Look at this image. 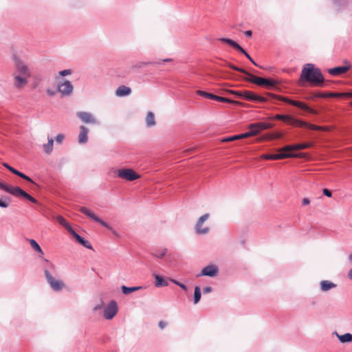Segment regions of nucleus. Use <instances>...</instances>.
Instances as JSON below:
<instances>
[{
	"label": "nucleus",
	"instance_id": "f257e3e1",
	"mask_svg": "<svg viewBox=\"0 0 352 352\" xmlns=\"http://www.w3.org/2000/svg\"><path fill=\"white\" fill-rule=\"evenodd\" d=\"M14 72L12 74L14 85L16 89H23L28 83V78L31 77L32 72L28 64L19 56H12Z\"/></svg>",
	"mask_w": 352,
	"mask_h": 352
},
{
	"label": "nucleus",
	"instance_id": "f03ea898",
	"mask_svg": "<svg viewBox=\"0 0 352 352\" xmlns=\"http://www.w3.org/2000/svg\"><path fill=\"white\" fill-rule=\"evenodd\" d=\"M300 79L315 85H322L324 82V77L320 70L311 63H307L303 66Z\"/></svg>",
	"mask_w": 352,
	"mask_h": 352
},
{
	"label": "nucleus",
	"instance_id": "7ed1b4c3",
	"mask_svg": "<svg viewBox=\"0 0 352 352\" xmlns=\"http://www.w3.org/2000/svg\"><path fill=\"white\" fill-rule=\"evenodd\" d=\"M44 273L45 278L50 285L51 288L54 291H60L63 287V282L60 280L55 279L51 274V272L54 270V265L47 259H44Z\"/></svg>",
	"mask_w": 352,
	"mask_h": 352
},
{
	"label": "nucleus",
	"instance_id": "20e7f679",
	"mask_svg": "<svg viewBox=\"0 0 352 352\" xmlns=\"http://www.w3.org/2000/svg\"><path fill=\"white\" fill-rule=\"evenodd\" d=\"M0 188L15 197L21 196L32 203H36L37 201L32 196L25 192L18 186L7 185L0 182Z\"/></svg>",
	"mask_w": 352,
	"mask_h": 352
},
{
	"label": "nucleus",
	"instance_id": "39448f33",
	"mask_svg": "<svg viewBox=\"0 0 352 352\" xmlns=\"http://www.w3.org/2000/svg\"><path fill=\"white\" fill-rule=\"evenodd\" d=\"M209 217L210 214L206 213L197 219L195 226L196 234L204 235L207 234L210 232V227L206 223Z\"/></svg>",
	"mask_w": 352,
	"mask_h": 352
},
{
	"label": "nucleus",
	"instance_id": "423d86ee",
	"mask_svg": "<svg viewBox=\"0 0 352 352\" xmlns=\"http://www.w3.org/2000/svg\"><path fill=\"white\" fill-rule=\"evenodd\" d=\"M79 211L86 215L89 219L100 223L102 226L107 228L109 230H112V227L107 222L103 221L102 219L98 217L93 212L86 207H80Z\"/></svg>",
	"mask_w": 352,
	"mask_h": 352
},
{
	"label": "nucleus",
	"instance_id": "0eeeda50",
	"mask_svg": "<svg viewBox=\"0 0 352 352\" xmlns=\"http://www.w3.org/2000/svg\"><path fill=\"white\" fill-rule=\"evenodd\" d=\"M248 81L254 83L257 85L265 86L267 87H272L276 85V81L273 79H267L261 77H257L250 74H249Z\"/></svg>",
	"mask_w": 352,
	"mask_h": 352
},
{
	"label": "nucleus",
	"instance_id": "6e6552de",
	"mask_svg": "<svg viewBox=\"0 0 352 352\" xmlns=\"http://www.w3.org/2000/svg\"><path fill=\"white\" fill-rule=\"evenodd\" d=\"M117 175L119 177L127 180V181H134L138 178H140V175L137 174L131 168H120L117 171Z\"/></svg>",
	"mask_w": 352,
	"mask_h": 352
},
{
	"label": "nucleus",
	"instance_id": "1a4fd4ad",
	"mask_svg": "<svg viewBox=\"0 0 352 352\" xmlns=\"http://www.w3.org/2000/svg\"><path fill=\"white\" fill-rule=\"evenodd\" d=\"M118 304L116 300H113L109 302L104 309V317L107 320H111L118 313Z\"/></svg>",
	"mask_w": 352,
	"mask_h": 352
},
{
	"label": "nucleus",
	"instance_id": "9d476101",
	"mask_svg": "<svg viewBox=\"0 0 352 352\" xmlns=\"http://www.w3.org/2000/svg\"><path fill=\"white\" fill-rule=\"evenodd\" d=\"M74 90V87L72 82L69 80H65L63 82H60L58 84L57 91L63 96H70Z\"/></svg>",
	"mask_w": 352,
	"mask_h": 352
},
{
	"label": "nucleus",
	"instance_id": "9b49d317",
	"mask_svg": "<svg viewBox=\"0 0 352 352\" xmlns=\"http://www.w3.org/2000/svg\"><path fill=\"white\" fill-rule=\"evenodd\" d=\"M278 151L280 153L277 154H263L261 156V158L265 160H276L296 157V155L292 153H286L285 151H280V148Z\"/></svg>",
	"mask_w": 352,
	"mask_h": 352
},
{
	"label": "nucleus",
	"instance_id": "f8f14e48",
	"mask_svg": "<svg viewBox=\"0 0 352 352\" xmlns=\"http://www.w3.org/2000/svg\"><path fill=\"white\" fill-rule=\"evenodd\" d=\"M279 99L283 102H285L289 104L296 106L302 110L309 111L310 113H314V111L313 109H311L310 107H309L305 103H303L302 102L293 100H291V99H289L288 98H285V97H280Z\"/></svg>",
	"mask_w": 352,
	"mask_h": 352
},
{
	"label": "nucleus",
	"instance_id": "ddd939ff",
	"mask_svg": "<svg viewBox=\"0 0 352 352\" xmlns=\"http://www.w3.org/2000/svg\"><path fill=\"white\" fill-rule=\"evenodd\" d=\"M77 116L84 123L93 124L98 123L97 120L91 113L86 111H79L77 113Z\"/></svg>",
	"mask_w": 352,
	"mask_h": 352
},
{
	"label": "nucleus",
	"instance_id": "4468645a",
	"mask_svg": "<svg viewBox=\"0 0 352 352\" xmlns=\"http://www.w3.org/2000/svg\"><path fill=\"white\" fill-rule=\"evenodd\" d=\"M243 99H245L249 101H254V102H264L266 101V98L256 95L252 91L244 90L243 92Z\"/></svg>",
	"mask_w": 352,
	"mask_h": 352
},
{
	"label": "nucleus",
	"instance_id": "2eb2a0df",
	"mask_svg": "<svg viewBox=\"0 0 352 352\" xmlns=\"http://www.w3.org/2000/svg\"><path fill=\"white\" fill-rule=\"evenodd\" d=\"M218 267L216 265H209L201 270V274L199 276L214 277L218 274Z\"/></svg>",
	"mask_w": 352,
	"mask_h": 352
},
{
	"label": "nucleus",
	"instance_id": "dca6fc26",
	"mask_svg": "<svg viewBox=\"0 0 352 352\" xmlns=\"http://www.w3.org/2000/svg\"><path fill=\"white\" fill-rule=\"evenodd\" d=\"M197 94H199V96H203V97H205V98H210V99H212V100H217V101H219V102H234V101L228 99V98H224V97H221V96H216V95H214L212 94H210V93H207L206 91H201V90H199L197 91Z\"/></svg>",
	"mask_w": 352,
	"mask_h": 352
},
{
	"label": "nucleus",
	"instance_id": "f3484780",
	"mask_svg": "<svg viewBox=\"0 0 352 352\" xmlns=\"http://www.w3.org/2000/svg\"><path fill=\"white\" fill-rule=\"evenodd\" d=\"M311 146V143H302L294 145H287L280 148V151H285L286 153H292V151L305 149L309 148Z\"/></svg>",
	"mask_w": 352,
	"mask_h": 352
},
{
	"label": "nucleus",
	"instance_id": "a211bd4d",
	"mask_svg": "<svg viewBox=\"0 0 352 352\" xmlns=\"http://www.w3.org/2000/svg\"><path fill=\"white\" fill-rule=\"evenodd\" d=\"M272 127V124L269 122H256L249 125V129H253L254 131H256V135L263 130L271 129Z\"/></svg>",
	"mask_w": 352,
	"mask_h": 352
},
{
	"label": "nucleus",
	"instance_id": "6ab92c4d",
	"mask_svg": "<svg viewBox=\"0 0 352 352\" xmlns=\"http://www.w3.org/2000/svg\"><path fill=\"white\" fill-rule=\"evenodd\" d=\"M351 67V66L349 64L345 66L336 67L328 69V73L331 76H338L348 72Z\"/></svg>",
	"mask_w": 352,
	"mask_h": 352
},
{
	"label": "nucleus",
	"instance_id": "aec40b11",
	"mask_svg": "<svg viewBox=\"0 0 352 352\" xmlns=\"http://www.w3.org/2000/svg\"><path fill=\"white\" fill-rule=\"evenodd\" d=\"M220 41L228 43V45H231L234 49L239 50L241 53H243L246 57H249V54L245 51V50L239 45L236 42L234 41L227 38H221L219 39Z\"/></svg>",
	"mask_w": 352,
	"mask_h": 352
},
{
	"label": "nucleus",
	"instance_id": "412c9836",
	"mask_svg": "<svg viewBox=\"0 0 352 352\" xmlns=\"http://www.w3.org/2000/svg\"><path fill=\"white\" fill-rule=\"evenodd\" d=\"M220 41L228 43V45H231L234 49L239 50L241 53H243L246 57H249V54L245 51V50L239 45L236 42L234 41L227 38H221L219 39Z\"/></svg>",
	"mask_w": 352,
	"mask_h": 352
},
{
	"label": "nucleus",
	"instance_id": "4be33fe9",
	"mask_svg": "<svg viewBox=\"0 0 352 352\" xmlns=\"http://www.w3.org/2000/svg\"><path fill=\"white\" fill-rule=\"evenodd\" d=\"M220 41L228 43V45H231L234 49L239 50L241 53H243L246 57H249V54L245 51V50L239 45L236 42L234 41L227 38H221L219 39Z\"/></svg>",
	"mask_w": 352,
	"mask_h": 352
},
{
	"label": "nucleus",
	"instance_id": "5701e85b",
	"mask_svg": "<svg viewBox=\"0 0 352 352\" xmlns=\"http://www.w3.org/2000/svg\"><path fill=\"white\" fill-rule=\"evenodd\" d=\"M88 133H89V129L84 126H81L80 127V133H79V135H78V142L80 144H85L87 142V135H88Z\"/></svg>",
	"mask_w": 352,
	"mask_h": 352
},
{
	"label": "nucleus",
	"instance_id": "b1692460",
	"mask_svg": "<svg viewBox=\"0 0 352 352\" xmlns=\"http://www.w3.org/2000/svg\"><path fill=\"white\" fill-rule=\"evenodd\" d=\"M131 92V89L129 87L121 85L116 89V94L118 96L123 97L129 95Z\"/></svg>",
	"mask_w": 352,
	"mask_h": 352
},
{
	"label": "nucleus",
	"instance_id": "393cba45",
	"mask_svg": "<svg viewBox=\"0 0 352 352\" xmlns=\"http://www.w3.org/2000/svg\"><path fill=\"white\" fill-rule=\"evenodd\" d=\"M287 122L292 126H298L300 127H304L307 125V122L299 120L291 116H289Z\"/></svg>",
	"mask_w": 352,
	"mask_h": 352
},
{
	"label": "nucleus",
	"instance_id": "a878e982",
	"mask_svg": "<svg viewBox=\"0 0 352 352\" xmlns=\"http://www.w3.org/2000/svg\"><path fill=\"white\" fill-rule=\"evenodd\" d=\"M336 287V285L329 281V280H322L320 282V288L322 292L329 291L331 289H333Z\"/></svg>",
	"mask_w": 352,
	"mask_h": 352
},
{
	"label": "nucleus",
	"instance_id": "bb28decb",
	"mask_svg": "<svg viewBox=\"0 0 352 352\" xmlns=\"http://www.w3.org/2000/svg\"><path fill=\"white\" fill-rule=\"evenodd\" d=\"M146 124L148 127H151L155 125L156 122L155 120V116L153 112L149 111L147 113L146 117Z\"/></svg>",
	"mask_w": 352,
	"mask_h": 352
},
{
	"label": "nucleus",
	"instance_id": "cd10ccee",
	"mask_svg": "<svg viewBox=\"0 0 352 352\" xmlns=\"http://www.w3.org/2000/svg\"><path fill=\"white\" fill-rule=\"evenodd\" d=\"M142 287H140V286H138V287H126L125 285H122L121 289H122V292L125 295H128L133 292H136V291H138L140 289H141Z\"/></svg>",
	"mask_w": 352,
	"mask_h": 352
},
{
	"label": "nucleus",
	"instance_id": "c85d7f7f",
	"mask_svg": "<svg viewBox=\"0 0 352 352\" xmlns=\"http://www.w3.org/2000/svg\"><path fill=\"white\" fill-rule=\"evenodd\" d=\"M335 333L337 335L339 340L342 343L352 342V334H351L349 333H345L344 335H341V336L338 335L336 332H335Z\"/></svg>",
	"mask_w": 352,
	"mask_h": 352
},
{
	"label": "nucleus",
	"instance_id": "c756f323",
	"mask_svg": "<svg viewBox=\"0 0 352 352\" xmlns=\"http://www.w3.org/2000/svg\"><path fill=\"white\" fill-rule=\"evenodd\" d=\"M28 241L31 245V247L36 252H38L41 256L43 255V252L42 249L41 248L38 243L34 240V239H28Z\"/></svg>",
	"mask_w": 352,
	"mask_h": 352
},
{
	"label": "nucleus",
	"instance_id": "7c9ffc66",
	"mask_svg": "<svg viewBox=\"0 0 352 352\" xmlns=\"http://www.w3.org/2000/svg\"><path fill=\"white\" fill-rule=\"evenodd\" d=\"M155 287H164L168 285L167 281L164 280V278L159 275L155 276Z\"/></svg>",
	"mask_w": 352,
	"mask_h": 352
},
{
	"label": "nucleus",
	"instance_id": "2f4dec72",
	"mask_svg": "<svg viewBox=\"0 0 352 352\" xmlns=\"http://www.w3.org/2000/svg\"><path fill=\"white\" fill-rule=\"evenodd\" d=\"M53 143V139L48 138V142L47 144H43V148L46 153L50 154L52 151Z\"/></svg>",
	"mask_w": 352,
	"mask_h": 352
},
{
	"label": "nucleus",
	"instance_id": "473e14b6",
	"mask_svg": "<svg viewBox=\"0 0 352 352\" xmlns=\"http://www.w3.org/2000/svg\"><path fill=\"white\" fill-rule=\"evenodd\" d=\"M167 251L166 248L157 250L153 252V255L157 258H162L166 254Z\"/></svg>",
	"mask_w": 352,
	"mask_h": 352
},
{
	"label": "nucleus",
	"instance_id": "72a5a7b5",
	"mask_svg": "<svg viewBox=\"0 0 352 352\" xmlns=\"http://www.w3.org/2000/svg\"><path fill=\"white\" fill-rule=\"evenodd\" d=\"M57 221L58 222L62 225L63 227L65 228V229H67V230L68 231L69 229H71V226L70 225L67 223V221L65 220V218H63L62 216L60 215H58L57 217Z\"/></svg>",
	"mask_w": 352,
	"mask_h": 352
},
{
	"label": "nucleus",
	"instance_id": "f704fd0d",
	"mask_svg": "<svg viewBox=\"0 0 352 352\" xmlns=\"http://www.w3.org/2000/svg\"><path fill=\"white\" fill-rule=\"evenodd\" d=\"M201 289L198 286H196L195 288V292H194V303L197 304L199 302L201 299Z\"/></svg>",
	"mask_w": 352,
	"mask_h": 352
},
{
	"label": "nucleus",
	"instance_id": "c9c22d12",
	"mask_svg": "<svg viewBox=\"0 0 352 352\" xmlns=\"http://www.w3.org/2000/svg\"><path fill=\"white\" fill-rule=\"evenodd\" d=\"M10 202V199L6 197L4 199H0V207L6 208L8 207Z\"/></svg>",
	"mask_w": 352,
	"mask_h": 352
},
{
	"label": "nucleus",
	"instance_id": "e433bc0d",
	"mask_svg": "<svg viewBox=\"0 0 352 352\" xmlns=\"http://www.w3.org/2000/svg\"><path fill=\"white\" fill-rule=\"evenodd\" d=\"M78 242L87 249H89V250L93 249L91 244L88 241H87L84 238H82V236H81L80 241H78Z\"/></svg>",
	"mask_w": 352,
	"mask_h": 352
},
{
	"label": "nucleus",
	"instance_id": "4c0bfd02",
	"mask_svg": "<svg viewBox=\"0 0 352 352\" xmlns=\"http://www.w3.org/2000/svg\"><path fill=\"white\" fill-rule=\"evenodd\" d=\"M305 127H307L309 129L316 130V131H324V130H326L325 127L320 126H317V125H314V124H309V123H307V125H305Z\"/></svg>",
	"mask_w": 352,
	"mask_h": 352
},
{
	"label": "nucleus",
	"instance_id": "58836bf2",
	"mask_svg": "<svg viewBox=\"0 0 352 352\" xmlns=\"http://www.w3.org/2000/svg\"><path fill=\"white\" fill-rule=\"evenodd\" d=\"M240 138H247L256 135V131H254L253 129H250V131L239 134Z\"/></svg>",
	"mask_w": 352,
	"mask_h": 352
},
{
	"label": "nucleus",
	"instance_id": "ea45409f",
	"mask_svg": "<svg viewBox=\"0 0 352 352\" xmlns=\"http://www.w3.org/2000/svg\"><path fill=\"white\" fill-rule=\"evenodd\" d=\"M228 66L230 68H231V69H234V70H235V71L240 72H241V73H243V74H248V75L249 76V73H248V72H246L245 69H243L239 68V67H236V66H235V65H232V64H228Z\"/></svg>",
	"mask_w": 352,
	"mask_h": 352
},
{
	"label": "nucleus",
	"instance_id": "a19ab883",
	"mask_svg": "<svg viewBox=\"0 0 352 352\" xmlns=\"http://www.w3.org/2000/svg\"><path fill=\"white\" fill-rule=\"evenodd\" d=\"M273 118L276 120H280L287 122V119L289 118V115L276 114Z\"/></svg>",
	"mask_w": 352,
	"mask_h": 352
},
{
	"label": "nucleus",
	"instance_id": "79ce46f5",
	"mask_svg": "<svg viewBox=\"0 0 352 352\" xmlns=\"http://www.w3.org/2000/svg\"><path fill=\"white\" fill-rule=\"evenodd\" d=\"M240 135H236L233 136H230L226 138H224L222 140V142H230V141H234L236 140H240Z\"/></svg>",
	"mask_w": 352,
	"mask_h": 352
},
{
	"label": "nucleus",
	"instance_id": "37998d69",
	"mask_svg": "<svg viewBox=\"0 0 352 352\" xmlns=\"http://www.w3.org/2000/svg\"><path fill=\"white\" fill-rule=\"evenodd\" d=\"M327 97H344V93H327Z\"/></svg>",
	"mask_w": 352,
	"mask_h": 352
},
{
	"label": "nucleus",
	"instance_id": "c03bdc74",
	"mask_svg": "<svg viewBox=\"0 0 352 352\" xmlns=\"http://www.w3.org/2000/svg\"><path fill=\"white\" fill-rule=\"evenodd\" d=\"M170 281H172L173 283H174L175 285H178L179 287H180L182 289H184V291H187L188 288L187 287L183 284V283H179V281L176 280H174V279H170Z\"/></svg>",
	"mask_w": 352,
	"mask_h": 352
},
{
	"label": "nucleus",
	"instance_id": "a18cd8bd",
	"mask_svg": "<svg viewBox=\"0 0 352 352\" xmlns=\"http://www.w3.org/2000/svg\"><path fill=\"white\" fill-rule=\"evenodd\" d=\"M283 137V133L277 132V133L272 134L270 138V139H278V138H282Z\"/></svg>",
	"mask_w": 352,
	"mask_h": 352
},
{
	"label": "nucleus",
	"instance_id": "49530a36",
	"mask_svg": "<svg viewBox=\"0 0 352 352\" xmlns=\"http://www.w3.org/2000/svg\"><path fill=\"white\" fill-rule=\"evenodd\" d=\"M69 232H70L74 237L75 239H76L77 241H80L81 236L77 234L74 230L72 228H71V229H69L68 230Z\"/></svg>",
	"mask_w": 352,
	"mask_h": 352
},
{
	"label": "nucleus",
	"instance_id": "de8ad7c7",
	"mask_svg": "<svg viewBox=\"0 0 352 352\" xmlns=\"http://www.w3.org/2000/svg\"><path fill=\"white\" fill-rule=\"evenodd\" d=\"M327 94L318 92V93L314 94L313 96H311V98H327Z\"/></svg>",
	"mask_w": 352,
	"mask_h": 352
},
{
	"label": "nucleus",
	"instance_id": "09e8293b",
	"mask_svg": "<svg viewBox=\"0 0 352 352\" xmlns=\"http://www.w3.org/2000/svg\"><path fill=\"white\" fill-rule=\"evenodd\" d=\"M72 73V71L71 69H64L60 72H59V75L61 76H65L67 75H70Z\"/></svg>",
	"mask_w": 352,
	"mask_h": 352
},
{
	"label": "nucleus",
	"instance_id": "8fccbe9b",
	"mask_svg": "<svg viewBox=\"0 0 352 352\" xmlns=\"http://www.w3.org/2000/svg\"><path fill=\"white\" fill-rule=\"evenodd\" d=\"M243 92L244 91H230V93L236 95V96L243 98Z\"/></svg>",
	"mask_w": 352,
	"mask_h": 352
},
{
	"label": "nucleus",
	"instance_id": "3c124183",
	"mask_svg": "<svg viewBox=\"0 0 352 352\" xmlns=\"http://www.w3.org/2000/svg\"><path fill=\"white\" fill-rule=\"evenodd\" d=\"M64 139V136L63 134H58L56 137V141L57 143L58 144H61L63 140Z\"/></svg>",
	"mask_w": 352,
	"mask_h": 352
},
{
	"label": "nucleus",
	"instance_id": "603ef678",
	"mask_svg": "<svg viewBox=\"0 0 352 352\" xmlns=\"http://www.w3.org/2000/svg\"><path fill=\"white\" fill-rule=\"evenodd\" d=\"M3 166L6 167L8 170H9L12 173H15V170H16V169L14 168L13 167L10 166L7 163H3Z\"/></svg>",
	"mask_w": 352,
	"mask_h": 352
},
{
	"label": "nucleus",
	"instance_id": "864d4df0",
	"mask_svg": "<svg viewBox=\"0 0 352 352\" xmlns=\"http://www.w3.org/2000/svg\"><path fill=\"white\" fill-rule=\"evenodd\" d=\"M323 193H324V195H326V196H327L329 197H331V195H332L331 192L329 190L327 189V188L323 189Z\"/></svg>",
	"mask_w": 352,
	"mask_h": 352
},
{
	"label": "nucleus",
	"instance_id": "5fc2aeb1",
	"mask_svg": "<svg viewBox=\"0 0 352 352\" xmlns=\"http://www.w3.org/2000/svg\"><path fill=\"white\" fill-rule=\"evenodd\" d=\"M47 94L48 96H53L56 94V91L48 89L47 90Z\"/></svg>",
	"mask_w": 352,
	"mask_h": 352
},
{
	"label": "nucleus",
	"instance_id": "6e6d98bb",
	"mask_svg": "<svg viewBox=\"0 0 352 352\" xmlns=\"http://www.w3.org/2000/svg\"><path fill=\"white\" fill-rule=\"evenodd\" d=\"M212 289L210 287H206L204 288V293L208 294L212 292Z\"/></svg>",
	"mask_w": 352,
	"mask_h": 352
},
{
	"label": "nucleus",
	"instance_id": "4d7b16f0",
	"mask_svg": "<svg viewBox=\"0 0 352 352\" xmlns=\"http://www.w3.org/2000/svg\"><path fill=\"white\" fill-rule=\"evenodd\" d=\"M22 178H23V179H25L26 181H28V182H29L34 183V182L32 181V179L30 177L27 176V175H25V174L23 175V176H22Z\"/></svg>",
	"mask_w": 352,
	"mask_h": 352
},
{
	"label": "nucleus",
	"instance_id": "13d9d810",
	"mask_svg": "<svg viewBox=\"0 0 352 352\" xmlns=\"http://www.w3.org/2000/svg\"><path fill=\"white\" fill-rule=\"evenodd\" d=\"M310 203V201L308 198H304L302 199V204L304 206L308 205Z\"/></svg>",
	"mask_w": 352,
	"mask_h": 352
},
{
	"label": "nucleus",
	"instance_id": "bf43d9fd",
	"mask_svg": "<svg viewBox=\"0 0 352 352\" xmlns=\"http://www.w3.org/2000/svg\"><path fill=\"white\" fill-rule=\"evenodd\" d=\"M14 174H15L16 175H18L19 177H20L21 178H22V176H23V175H24L23 173H21L17 170H15V173H14Z\"/></svg>",
	"mask_w": 352,
	"mask_h": 352
},
{
	"label": "nucleus",
	"instance_id": "052dcab7",
	"mask_svg": "<svg viewBox=\"0 0 352 352\" xmlns=\"http://www.w3.org/2000/svg\"><path fill=\"white\" fill-rule=\"evenodd\" d=\"M165 326H166V323H165L164 322H163V321H160V322H159V327H160V329H164V328L165 327Z\"/></svg>",
	"mask_w": 352,
	"mask_h": 352
},
{
	"label": "nucleus",
	"instance_id": "680f3d73",
	"mask_svg": "<svg viewBox=\"0 0 352 352\" xmlns=\"http://www.w3.org/2000/svg\"><path fill=\"white\" fill-rule=\"evenodd\" d=\"M252 31H251V30H247V31H245V35L246 36L250 37V36H252Z\"/></svg>",
	"mask_w": 352,
	"mask_h": 352
},
{
	"label": "nucleus",
	"instance_id": "e2e57ef3",
	"mask_svg": "<svg viewBox=\"0 0 352 352\" xmlns=\"http://www.w3.org/2000/svg\"><path fill=\"white\" fill-rule=\"evenodd\" d=\"M344 97L352 98V92L344 93Z\"/></svg>",
	"mask_w": 352,
	"mask_h": 352
},
{
	"label": "nucleus",
	"instance_id": "0e129e2a",
	"mask_svg": "<svg viewBox=\"0 0 352 352\" xmlns=\"http://www.w3.org/2000/svg\"><path fill=\"white\" fill-rule=\"evenodd\" d=\"M348 277L352 280V268L348 272Z\"/></svg>",
	"mask_w": 352,
	"mask_h": 352
},
{
	"label": "nucleus",
	"instance_id": "69168bd1",
	"mask_svg": "<svg viewBox=\"0 0 352 352\" xmlns=\"http://www.w3.org/2000/svg\"><path fill=\"white\" fill-rule=\"evenodd\" d=\"M254 65H257L254 60L251 58V56L249 55V57H247Z\"/></svg>",
	"mask_w": 352,
	"mask_h": 352
},
{
	"label": "nucleus",
	"instance_id": "338daca9",
	"mask_svg": "<svg viewBox=\"0 0 352 352\" xmlns=\"http://www.w3.org/2000/svg\"><path fill=\"white\" fill-rule=\"evenodd\" d=\"M349 262L352 264V254L349 256Z\"/></svg>",
	"mask_w": 352,
	"mask_h": 352
},
{
	"label": "nucleus",
	"instance_id": "774afa93",
	"mask_svg": "<svg viewBox=\"0 0 352 352\" xmlns=\"http://www.w3.org/2000/svg\"><path fill=\"white\" fill-rule=\"evenodd\" d=\"M169 61H170V59H169V58L164 59L162 60V62H169Z\"/></svg>",
	"mask_w": 352,
	"mask_h": 352
}]
</instances>
